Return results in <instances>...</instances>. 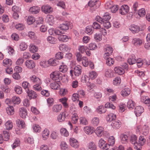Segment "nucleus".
Returning <instances> with one entry per match:
<instances>
[{
	"label": "nucleus",
	"mask_w": 150,
	"mask_h": 150,
	"mask_svg": "<svg viewBox=\"0 0 150 150\" xmlns=\"http://www.w3.org/2000/svg\"><path fill=\"white\" fill-rule=\"evenodd\" d=\"M144 108L141 106H138L136 107L134 109V113L136 115L139 116L144 112Z\"/></svg>",
	"instance_id": "12"
},
{
	"label": "nucleus",
	"mask_w": 150,
	"mask_h": 150,
	"mask_svg": "<svg viewBox=\"0 0 150 150\" xmlns=\"http://www.w3.org/2000/svg\"><path fill=\"white\" fill-rule=\"evenodd\" d=\"M50 76V78L52 80L57 82H59L62 78V74L58 71L52 72Z\"/></svg>",
	"instance_id": "1"
},
{
	"label": "nucleus",
	"mask_w": 150,
	"mask_h": 150,
	"mask_svg": "<svg viewBox=\"0 0 150 150\" xmlns=\"http://www.w3.org/2000/svg\"><path fill=\"white\" fill-rule=\"evenodd\" d=\"M98 146L99 147L102 149L106 148H109V145L106 143V142L103 139H100L98 143Z\"/></svg>",
	"instance_id": "9"
},
{
	"label": "nucleus",
	"mask_w": 150,
	"mask_h": 150,
	"mask_svg": "<svg viewBox=\"0 0 150 150\" xmlns=\"http://www.w3.org/2000/svg\"><path fill=\"white\" fill-rule=\"evenodd\" d=\"M70 144L71 146L75 148H78L79 146V143L76 139L74 138H71L69 140Z\"/></svg>",
	"instance_id": "13"
},
{
	"label": "nucleus",
	"mask_w": 150,
	"mask_h": 150,
	"mask_svg": "<svg viewBox=\"0 0 150 150\" xmlns=\"http://www.w3.org/2000/svg\"><path fill=\"white\" fill-rule=\"evenodd\" d=\"M95 132L98 137H100L103 134L104 129L102 127H98L95 131Z\"/></svg>",
	"instance_id": "21"
},
{
	"label": "nucleus",
	"mask_w": 150,
	"mask_h": 150,
	"mask_svg": "<svg viewBox=\"0 0 150 150\" xmlns=\"http://www.w3.org/2000/svg\"><path fill=\"white\" fill-rule=\"evenodd\" d=\"M104 58L106 59V63L108 65L110 66L114 64V59L110 57H104Z\"/></svg>",
	"instance_id": "34"
},
{
	"label": "nucleus",
	"mask_w": 150,
	"mask_h": 150,
	"mask_svg": "<svg viewBox=\"0 0 150 150\" xmlns=\"http://www.w3.org/2000/svg\"><path fill=\"white\" fill-rule=\"evenodd\" d=\"M94 30V28L92 26L89 25L86 27L85 32L87 34L90 35L93 33Z\"/></svg>",
	"instance_id": "28"
},
{
	"label": "nucleus",
	"mask_w": 150,
	"mask_h": 150,
	"mask_svg": "<svg viewBox=\"0 0 150 150\" xmlns=\"http://www.w3.org/2000/svg\"><path fill=\"white\" fill-rule=\"evenodd\" d=\"M28 36L33 40H35L36 37L35 33L32 31L29 32L28 33Z\"/></svg>",
	"instance_id": "62"
},
{
	"label": "nucleus",
	"mask_w": 150,
	"mask_h": 150,
	"mask_svg": "<svg viewBox=\"0 0 150 150\" xmlns=\"http://www.w3.org/2000/svg\"><path fill=\"white\" fill-rule=\"evenodd\" d=\"M138 13L140 17L144 16L146 14V11L144 8H142L139 10Z\"/></svg>",
	"instance_id": "49"
},
{
	"label": "nucleus",
	"mask_w": 150,
	"mask_h": 150,
	"mask_svg": "<svg viewBox=\"0 0 150 150\" xmlns=\"http://www.w3.org/2000/svg\"><path fill=\"white\" fill-rule=\"evenodd\" d=\"M35 21V19L33 16H29L27 19V22L28 24L30 25L32 24Z\"/></svg>",
	"instance_id": "52"
},
{
	"label": "nucleus",
	"mask_w": 150,
	"mask_h": 150,
	"mask_svg": "<svg viewBox=\"0 0 150 150\" xmlns=\"http://www.w3.org/2000/svg\"><path fill=\"white\" fill-rule=\"evenodd\" d=\"M121 80L120 77L117 76L113 80V83L114 85H119L121 83Z\"/></svg>",
	"instance_id": "55"
},
{
	"label": "nucleus",
	"mask_w": 150,
	"mask_h": 150,
	"mask_svg": "<svg viewBox=\"0 0 150 150\" xmlns=\"http://www.w3.org/2000/svg\"><path fill=\"white\" fill-rule=\"evenodd\" d=\"M5 126L6 129L10 130L13 127L12 122L11 121H8L5 124Z\"/></svg>",
	"instance_id": "39"
},
{
	"label": "nucleus",
	"mask_w": 150,
	"mask_h": 150,
	"mask_svg": "<svg viewBox=\"0 0 150 150\" xmlns=\"http://www.w3.org/2000/svg\"><path fill=\"white\" fill-rule=\"evenodd\" d=\"M41 94L44 96L48 97L50 95V93L49 91L46 90H43L41 91Z\"/></svg>",
	"instance_id": "61"
},
{
	"label": "nucleus",
	"mask_w": 150,
	"mask_h": 150,
	"mask_svg": "<svg viewBox=\"0 0 150 150\" xmlns=\"http://www.w3.org/2000/svg\"><path fill=\"white\" fill-rule=\"evenodd\" d=\"M108 144H107L109 145V148L110 146H112L115 144V139L113 136H111L108 139Z\"/></svg>",
	"instance_id": "43"
},
{
	"label": "nucleus",
	"mask_w": 150,
	"mask_h": 150,
	"mask_svg": "<svg viewBox=\"0 0 150 150\" xmlns=\"http://www.w3.org/2000/svg\"><path fill=\"white\" fill-rule=\"evenodd\" d=\"M12 102L15 104H18L21 102V100L18 97L14 96L11 98Z\"/></svg>",
	"instance_id": "37"
},
{
	"label": "nucleus",
	"mask_w": 150,
	"mask_h": 150,
	"mask_svg": "<svg viewBox=\"0 0 150 150\" xmlns=\"http://www.w3.org/2000/svg\"><path fill=\"white\" fill-rule=\"evenodd\" d=\"M71 23L69 21H65L59 25V28L64 33L68 30L70 25Z\"/></svg>",
	"instance_id": "5"
},
{
	"label": "nucleus",
	"mask_w": 150,
	"mask_h": 150,
	"mask_svg": "<svg viewBox=\"0 0 150 150\" xmlns=\"http://www.w3.org/2000/svg\"><path fill=\"white\" fill-rule=\"evenodd\" d=\"M25 63L26 66L28 69H32L35 67V63L33 60H27L25 62Z\"/></svg>",
	"instance_id": "11"
},
{
	"label": "nucleus",
	"mask_w": 150,
	"mask_h": 150,
	"mask_svg": "<svg viewBox=\"0 0 150 150\" xmlns=\"http://www.w3.org/2000/svg\"><path fill=\"white\" fill-rule=\"evenodd\" d=\"M135 103L132 100H129L127 103V106L129 109L134 108L135 106Z\"/></svg>",
	"instance_id": "44"
},
{
	"label": "nucleus",
	"mask_w": 150,
	"mask_h": 150,
	"mask_svg": "<svg viewBox=\"0 0 150 150\" xmlns=\"http://www.w3.org/2000/svg\"><path fill=\"white\" fill-rule=\"evenodd\" d=\"M84 130L87 134H91L93 133L94 131V129L92 127L86 126L84 127Z\"/></svg>",
	"instance_id": "24"
},
{
	"label": "nucleus",
	"mask_w": 150,
	"mask_h": 150,
	"mask_svg": "<svg viewBox=\"0 0 150 150\" xmlns=\"http://www.w3.org/2000/svg\"><path fill=\"white\" fill-rule=\"evenodd\" d=\"M115 73L119 75H121L125 73V71L121 67H115L114 69Z\"/></svg>",
	"instance_id": "26"
},
{
	"label": "nucleus",
	"mask_w": 150,
	"mask_h": 150,
	"mask_svg": "<svg viewBox=\"0 0 150 150\" xmlns=\"http://www.w3.org/2000/svg\"><path fill=\"white\" fill-rule=\"evenodd\" d=\"M137 136L134 134H132L130 136V141L131 143L133 144L134 148L135 149V144L137 143L138 142H137ZM137 146V145H136Z\"/></svg>",
	"instance_id": "22"
},
{
	"label": "nucleus",
	"mask_w": 150,
	"mask_h": 150,
	"mask_svg": "<svg viewBox=\"0 0 150 150\" xmlns=\"http://www.w3.org/2000/svg\"><path fill=\"white\" fill-rule=\"evenodd\" d=\"M48 41L50 43L54 44L55 43L56 39L52 36H49L47 38Z\"/></svg>",
	"instance_id": "56"
},
{
	"label": "nucleus",
	"mask_w": 150,
	"mask_h": 150,
	"mask_svg": "<svg viewBox=\"0 0 150 150\" xmlns=\"http://www.w3.org/2000/svg\"><path fill=\"white\" fill-rule=\"evenodd\" d=\"M49 63L52 66H55L58 64L59 62L58 60L53 58L50 59L48 61Z\"/></svg>",
	"instance_id": "36"
},
{
	"label": "nucleus",
	"mask_w": 150,
	"mask_h": 150,
	"mask_svg": "<svg viewBox=\"0 0 150 150\" xmlns=\"http://www.w3.org/2000/svg\"><path fill=\"white\" fill-rule=\"evenodd\" d=\"M40 10V8L38 6L31 7L29 9V11L33 14H37L39 12Z\"/></svg>",
	"instance_id": "31"
},
{
	"label": "nucleus",
	"mask_w": 150,
	"mask_h": 150,
	"mask_svg": "<svg viewBox=\"0 0 150 150\" xmlns=\"http://www.w3.org/2000/svg\"><path fill=\"white\" fill-rule=\"evenodd\" d=\"M3 63L4 66L7 67L11 65L12 62L11 59H6L3 60Z\"/></svg>",
	"instance_id": "41"
},
{
	"label": "nucleus",
	"mask_w": 150,
	"mask_h": 150,
	"mask_svg": "<svg viewBox=\"0 0 150 150\" xmlns=\"http://www.w3.org/2000/svg\"><path fill=\"white\" fill-rule=\"evenodd\" d=\"M42 11L45 14L51 13L53 11V8L50 6L46 5L43 6L41 7Z\"/></svg>",
	"instance_id": "6"
},
{
	"label": "nucleus",
	"mask_w": 150,
	"mask_h": 150,
	"mask_svg": "<svg viewBox=\"0 0 150 150\" xmlns=\"http://www.w3.org/2000/svg\"><path fill=\"white\" fill-rule=\"evenodd\" d=\"M68 68L67 65L62 63V64L60 65L59 68V70L60 71L63 73H65L68 70Z\"/></svg>",
	"instance_id": "33"
},
{
	"label": "nucleus",
	"mask_w": 150,
	"mask_h": 150,
	"mask_svg": "<svg viewBox=\"0 0 150 150\" xmlns=\"http://www.w3.org/2000/svg\"><path fill=\"white\" fill-rule=\"evenodd\" d=\"M132 43L134 46H139L142 44V41L139 38H135L132 39Z\"/></svg>",
	"instance_id": "18"
},
{
	"label": "nucleus",
	"mask_w": 150,
	"mask_h": 150,
	"mask_svg": "<svg viewBox=\"0 0 150 150\" xmlns=\"http://www.w3.org/2000/svg\"><path fill=\"white\" fill-rule=\"evenodd\" d=\"M116 115L112 113H109L106 117V120L107 122H113V121L116 120Z\"/></svg>",
	"instance_id": "17"
},
{
	"label": "nucleus",
	"mask_w": 150,
	"mask_h": 150,
	"mask_svg": "<svg viewBox=\"0 0 150 150\" xmlns=\"http://www.w3.org/2000/svg\"><path fill=\"white\" fill-rule=\"evenodd\" d=\"M129 29L132 33H138L139 31L140 28L138 25L132 24L129 27Z\"/></svg>",
	"instance_id": "10"
},
{
	"label": "nucleus",
	"mask_w": 150,
	"mask_h": 150,
	"mask_svg": "<svg viewBox=\"0 0 150 150\" xmlns=\"http://www.w3.org/2000/svg\"><path fill=\"white\" fill-rule=\"evenodd\" d=\"M2 136L4 141H8L10 137V134L9 132L6 130L3 131Z\"/></svg>",
	"instance_id": "35"
},
{
	"label": "nucleus",
	"mask_w": 150,
	"mask_h": 150,
	"mask_svg": "<svg viewBox=\"0 0 150 150\" xmlns=\"http://www.w3.org/2000/svg\"><path fill=\"white\" fill-rule=\"evenodd\" d=\"M143 102L145 103V104H150V98L147 96H144L142 97Z\"/></svg>",
	"instance_id": "64"
},
{
	"label": "nucleus",
	"mask_w": 150,
	"mask_h": 150,
	"mask_svg": "<svg viewBox=\"0 0 150 150\" xmlns=\"http://www.w3.org/2000/svg\"><path fill=\"white\" fill-rule=\"evenodd\" d=\"M20 48L21 50L24 51L27 48V46L26 44L24 42H21L20 45Z\"/></svg>",
	"instance_id": "59"
},
{
	"label": "nucleus",
	"mask_w": 150,
	"mask_h": 150,
	"mask_svg": "<svg viewBox=\"0 0 150 150\" xmlns=\"http://www.w3.org/2000/svg\"><path fill=\"white\" fill-rule=\"evenodd\" d=\"M96 147L95 143L93 142L89 143L88 150H96Z\"/></svg>",
	"instance_id": "46"
},
{
	"label": "nucleus",
	"mask_w": 150,
	"mask_h": 150,
	"mask_svg": "<svg viewBox=\"0 0 150 150\" xmlns=\"http://www.w3.org/2000/svg\"><path fill=\"white\" fill-rule=\"evenodd\" d=\"M102 35L101 34L96 33L94 36V38L97 42L100 41L102 39Z\"/></svg>",
	"instance_id": "53"
},
{
	"label": "nucleus",
	"mask_w": 150,
	"mask_h": 150,
	"mask_svg": "<svg viewBox=\"0 0 150 150\" xmlns=\"http://www.w3.org/2000/svg\"><path fill=\"white\" fill-rule=\"evenodd\" d=\"M60 132L62 135L65 137H67L69 135L68 132L65 128H62L60 130Z\"/></svg>",
	"instance_id": "50"
},
{
	"label": "nucleus",
	"mask_w": 150,
	"mask_h": 150,
	"mask_svg": "<svg viewBox=\"0 0 150 150\" xmlns=\"http://www.w3.org/2000/svg\"><path fill=\"white\" fill-rule=\"evenodd\" d=\"M30 79L33 83L36 84H41L42 82L40 79L35 75H33L30 77Z\"/></svg>",
	"instance_id": "20"
},
{
	"label": "nucleus",
	"mask_w": 150,
	"mask_h": 150,
	"mask_svg": "<svg viewBox=\"0 0 150 150\" xmlns=\"http://www.w3.org/2000/svg\"><path fill=\"white\" fill-rule=\"evenodd\" d=\"M146 140L144 137L142 136H140L139 138L138 142L135 144V149L136 150H141L142 149V146L144 145L146 142Z\"/></svg>",
	"instance_id": "4"
},
{
	"label": "nucleus",
	"mask_w": 150,
	"mask_h": 150,
	"mask_svg": "<svg viewBox=\"0 0 150 150\" xmlns=\"http://www.w3.org/2000/svg\"><path fill=\"white\" fill-rule=\"evenodd\" d=\"M127 62L130 65H132L136 62V58L134 54H132L129 56L127 60Z\"/></svg>",
	"instance_id": "16"
},
{
	"label": "nucleus",
	"mask_w": 150,
	"mask_h": 150,
	"mask_svg": "<svg viewBox=\"0 0 150 150\" xmlns=\"http://www.w3.org/2000/svg\"><path fill=\"white\" fill-rule=\"evenodd\" d=\"M129 7L126 5L121 6L119 9V12L122 15H125L129 11Z\"/></svg>",
	"instance_id": "8"
},
{
	"label": "nucleus",
	"mask_w": 150,
	"mask_h": 150,
	"mask_svg": "<svg viewBox=\"0 0 150 150\" xmlns=\"http://www.w3.org/2000/svg\"><path fill=\"white\" fill-rule=\"evenodd\" d=\"M51 88L54 90L58 89L60 88V85L59 83L56 82H54L50 84Z\"/></svg>",
	"instance_id": "38"
},
{
	"label": "nucleus",
	"mask_w": 150,
	"mask_h": 150,
	"mask_svg": "<svg viewBox=\"0 0 150 150\" xmlns=\"http://www.w3.org/2000/svg\"><path fill=\"white\" fill-rule=\"evenodd\" d=\"M15 91L18 94H21L22 92V88L20 86H17L15 87L14 88Z\"/></svg>",
	"instance_id": "57"
},
{
	"label": "nucleus",
	"mask_w": 150,
	"mask_h": 150,
	"mask_svg": "<svg viewBox=\"0 0 150 150\" xmlns=\"http://www.w3.org/2000/svg\"><path fill=\"white\" fill-rule=\"evenodd\" d=\"M149 128L148 125H144L142 126L139 125L137 127L136 130L137 132L141 131L143 134L145 136L147 135L149 132Z\"/></svg>",
	"instance_id": "2"
},
{
	"label": "nucleus",
	"mask_w": 150,
	"mask_h": 150,
	"mask_svg": "<svg viewBox=\"0 0 150 150\" xmlns=\"http://www.w3.org/2000/svg\"><path fill=\"white\" fill-rule=\"evenodd\" d=\"M59 50L62 52H66L68 51L70 49V47L67 45L61 44L59 46Z\"/></svg>",
	"instance_id": "23"
},
{
	"label": "nucleus",
	"mask_w": 150,
	"mask_h": 150,
	"mask_svg": "<svg viewBox=\"0 0 150 150\" xmlns=\"http://www.w3.org/2000/svg\"><path fill=\"white\" fill-rule=\"evenodd\" d=\"M20 141L18 139H16L13 144L11 145V147L13 149H15L20 145Z\"/></svg>",
	"instance_id": "48"
},
{
	"label": "nucleus",
	"mask_w": 150,
	"mask_h": 150,
	"mask_svg": "<svg viewBox=\"0 0 150 150\" xmlns=\"http://www.w3.org/2000/svg\"><path fill=\"white\" fill-rule=\"evenodd\" d=\"M60 146L62 150H68V146L65 142H61Z\"/></svg>",
	"instance_id": "51"
},
{
	"label": "nucleus",
	"mask_w": 150,
	"mask_h": 150,
	"mask_svg": "<svg viewBox=\"0 0 150 150\" xmlns=\"http://www.w3.org/2000/svg\"><path fill=\"white\" fill-rule=\"evenodd\" d=\"M49 135V130L47 129H45L42 133V136L43 137L46 138V137H48Z\"/></svg>",
	"instance_id": "63"
},
{
	"label": "nucleus",
	"mask_w": 150,
	"mask_h": 150,
	"mask_svg": "<svg viewBox=\"0 0 150 150\" xmlns=\"http://www.w3.org/2000/svg\"><path fill=\"white\" fill-rule=\"evenodd\" d=\"M120 138L122 143L125 144L127 142L128 139L127 135L125 134H122L120 135Z\"/></svg>",
	"instance_id": "29"
},
{
	"label": "nucleus",
	"mask_w": 150,
	"mask_h": 150,
	"mask_svg": "<svg viewBox=\"0 0 150 150\" xmlns=\"http://www.w3.org/2000/svg\"><path fill=\"white\" fill-rule=\"evenodd\" d=\"M106 108L104 107L103 105H100L98 106L96 108V112L98 113L101 114L105 113L106 110Z\"/></svg>",
	"instance_id": "25"
},
{
	"label": "nucleus",
	"mask_w": 150,
	"mask_h": 150,
	"mask_svg": "<svg viewBox=\"0 0 150 150\" xmlns=\"http://www.w3.org/2000/svg\"><path fill=\"white\" fill-rule=\"evenodd\" d=\"M58 38L60 41L62 42H67L69 39L68 36L65 35H63L62 34L61 35L58 36Z\"/></svg>",
	"instance_id": "32"
},
{
	"label": "nucleus",
	"mask_w": 150,
	"mask_h": 150,
	"mask_svg": "<svg viewBox=\"0 0 150 150\" xmlns=\"http://www.w3.org/2000/svg\"><path fill=\"white\" fill-rule=\"evenodd\" d=\"M27 110L25 108L22 107L19 109V115L22 118H25L27 115Z\"/></svg>",
	"instance_id": "15"
},
{
	"label": "nucleus",
	"mask_w": 150,
	"mask_h": 150,
	"mask_svg": "<svg viewBox=\"0 0 150 150\" xmlns=\"http://www.w3.org/2000/svg\"><path fill=\"white\" fill-rule=\"evenodd\" d=\"M121 125V122L120 121L116 120L112 122L111 125L114 129H118L120 127Z\"/></svg>",
	"instance_id": "14"
},
{
	"label": "nucleus",
	"mask_w": 150,
	"mask_h": 150,
	"mask_svg": "<svg viewBox=\"0 0 150 150\" xmlns=\"http://www.w3.org/2000/svg\"><path fill=\"white\" fill-rule=\"evenodd\" d=\"M83 65L85 67H87L89 64V62L87 58L86 57H83L81 60Z\"/></svg>",
	"instance_id": "54"
},
{
	"label": "nucleus",
	"mask_w": 150,
	"mask_h": 150,
	"mask_svg": "<svg viewBox=\"0 0 150 150\" xmlns=\"http://www.w3.org/2000/svg\"><path fill=\"white\" fill-rule=\"evenodd\" d=\"M91 122L93 126H97L99 123V120L98 118L97 117H95L93 118L92 119Z\"/></svg>",
	"instance_id": "60"
},
{
	"label": "nucleus",
	"mask_w": 150,
	"mask_h": 150,
	"mask_svg": "<svg viewBox=\"0 0 150 150\" xmlns=\"http://www.w3.org/2000/svg\"><path fill=\"white\" fill-rule=\"evenodd\" d=\"M16 123L19 127H21L22 128H24L25 126L24 122L22 120L18 119L16 121Z\"/></svg>",
	"instance_id": "45"
},
{
	"label": "nucleus",
	"mask_w": 150,
	"mask_h": 150,
	"mask_svg": "<svg viewBox=\"0 0 150 150\" xmlns=\"http://www.w3.org/2000/svg\"><path fill=\"white\" fill-rule=\"evenodd\" d=\"M6 111L8 115H12L14 113V108L12 106H10L6 108Z\"/></svg>",
	"instance_id": "40"
},
{
	"label": "nucleus",
	"mask_w": 150,
	"mask_h": 150,
	"mask_svg": "<svg viewBox=\"0 0 150 150\" xmlns=\"http://www.w3.org/2000/svg\"><path fill=\"white\" fill-rule=\"evenodd\" d=\"M41 84H39L38 83H37L35 84L33 86V89L37 91H40L42 89V88L40 86Z\"/></svg>",
	"instance_id": "58"
},
{
	"label": "nucleus",
	"mask_w": 150,
	"mask_h": 150,
	"mask_svg": "<svg viewBox=\"0 0 150 150\" xmlns=\"http://www.w3.org/2000/svg\"><path fill=\"white\" fill-rule=\"evenodd\" d=\"M113 51V48L110 46H109L106 47V52L104 54V57L108 56L111 55Z\"/></svg>",
	"instance_id": "27"
},
{
	"label": "nucleus",
	"mask_w": 150,
	"mask_h": 150,
	"mask_svg": "<svg viewBox=\"0 0 150 150\" xmlns=\"http://www.w3.org/2000/svg\"><path fill=\"white\" fill-rule=\"evenodd\" d=\"M38 47L35 45L32 44L30 45L29 46V50L31 52L35 53L38 51Z\"/></svg>",
	"instance_id": "42"
},
{
	"label": "nucleus",
	"mask_w": 150,
	"mask_h": 150,
	"mask_svg": "<svg viewBox=\"0 0 150 150\" xmlns=\"http://www.w3.org/2000/svg\"><path fill=\"white\" fill-rule=\"evenodd\" d=\"M62 108V106L61 104H56L53 106L52 110L54 112L58 113L60 112Z\"/></svg>",
	"instance_id": "19"
},
{
	"label": "nucleus",
	"mask_w": 150,
	"mask_h": 150,
	"mask_svg": "<svg viewBox=\"0 0 150 150\" xmlns=\"http://www.w3.org/2000/svg\"><path fill=\"white\" fill-rule=\"evenodd\" d=\"M130 93V90L129 88H125L121 92V94L123 97L128 96Z\"/></svg>",
	"instance_id": "30"
},
{
	"label": "nucleus",
	"mask_w": 150,
	"mask_h": 150,
	"mask_svg": "<svg viewBox=\"0 0 150 150\" xmlns=\"http://www.w3.org/2000/svg\"><path fill=\"white\" fill-rule=\"evenodd\" d=\"M30 99H35L37 96L36 93L34 91L30 89H27L26 91Z\"/></svg>",
	"instance_id": "7"
},
{
	"label": "nucleus",
	"mask_w": 150,
	"mask_h": 150,
	"mask_svg": "<svg viewBox=\"0 0 150 150\" xmlns=\"http://www.w3.org/2000/svg\"><path fill=\"white\" fill-rule=\"evenodd\" d=\"M97 76V73L94 71H92L89 74V76L90 78L92 80L96 78Z\"/></svg>",
	"instance_id": "47"
},
{
	"label": "nucleus",
	"mask_w": 150,
	"mask_h": 150,
	"mask_svg": "<svg viewBox=\"0 0 150 150\" xmlns=\"http://www.w3.org/2000/svg\"><path fill=\"white\" fill-rule=\"evenodd\" d=\"M82 72L81 67L79 65H77L74 67L73 69H71L70 71V74L72 77H73L74 73L76 76H79Z\"/></svg>",
	"instance_id": "3"
}]
</instances>
